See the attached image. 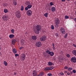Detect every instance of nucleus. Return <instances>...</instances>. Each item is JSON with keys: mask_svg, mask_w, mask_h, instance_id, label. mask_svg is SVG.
Instances as JSON below:
<instances>
[{"mask_svg": "<svg viewBox=\"0 0 76 76\" xmlns=\"http://www.w3.org/2000/svg\"><path fill=\"white\" fill-rule=\"evenodd\" d=\"M66 56L67 57L69 58V57H70V55H69V54H67L66 55Z\"/></svg>", "mask_w": 76, "mask_h": 76, "instance_id": "obj_40", "label": "nucleus"}, {"mask_svg": "<svg viewBox=\"0 0 76 76\" xmlns=\"http://www.w3.org/2000/svg\"><path fill=\"white\" fill-rule=\"evenodd\" d=\"M29 8L28 7H26L25 8V10H26L27 11H28V9Z\"/></svg>", "mask_w": 76, "mask_h": 76, "instance_id": "obj_37", "label": "nucleus"}, {"mask_svg": "<svg viewBox=\"0 0 76 76\" xmlns=\"http://www.w3.org/2000/svg\"><path fill=\"white\" fill-rule=\"evenodd\" d=\"M3 6L4 7H5V6H7V4L5 3L4 4Z\"/></svg>", "mask_w": 76, "mask_h": 76, "instance_id": "obj_36", "label": "nucleus"}, {"mask_svg": "<svg viewBox=\"0 0 76 76\" xmlns=\"http://www.w3.org/2000/svg\"><path fill=\"white\" fill-rule=\"evenodd\" d=\"M29 4H30V2L29 1H26V5H29Z\"/></svg>", "mask_w": 76, "mask_h": 76, "instance_id": "obj_25", "label": "nucleus"}, {"mask_svg": "<svg viewBox=\"0 0 76 76\" xmlns=\"http://www.w3.org/2000/svg\"><path fill=\"white\" fill-rule=\"evenodd\" d=\"M47 39V37L45 36H43L41 37L40 38V40L41 41H45Z\"/></svg>", "mask_w": 76, "mask_h": 76, "instance_id": "obj_4", "label": "nucleus"}, {"mask_svg": "<svg viewBox=\"0 0 76 76\" xmlns=\"http://www.w3.org/2000/svg\"><path fill=\"white\" fill-rule=\"evenodd\" d=\"M50 52H50V51L49 50H47L46 51V53H48V54H50Z\"/></svg>", "mask_w": 76, "mask_h": 76, "instance_id": "obj_31", "label": "nucleus"}, {"mask_svg": "<svg viewBox=\"0 0 76 76\" xmlns=\"http://www.w3.org/2000/svg\"><path fill=\"white\" fill-rule=\"evenodd\" d=\"M12 42L13 45H14L16 43V40L15 39H12Z\"/></svg>", "mask_w": 76, "mask_h": 76, "instance_id": "obj_15", "label": "nucleus"}, {"mask_svg": "<svg viewBox=\"0 0 76 76\" xmlns=\"http://www.w3.org/2000/svg\"><path fill=\"white\" fill-rule=\"evenodd\" d=\"M50 6H53V3L52 2H50Z\"/></svg>", "mask_w": 76, "mask_h": 76, "instance_id": "obj_44", "label": "nucleus"}, {"mask_svg": "<svg viewBox=\"0 0 76 76\" xmlns=\"http://www.w3.org/2000/svg\"><path fill=\"white\" fill-rule=\"evenodd\" d=\"M1 39V38L0 37V39ZM0 49H1V46L0 45Z\"/></svg>", "mask_w": 76, "mask_h": 76, "instance_id": "obj_54", "label": "nucleus"}, {"mask_svg": "<svg viewBox=\"0 0 76 76\" xmlns=\"http://www.w3.org/2000/svg\"><path fill=\"white\" fill-rule=\"evenodd\" d=\"M0 50H1V49H0ZM1 52H0V56H1Z\"/></svg>", "mask_w": 76, "mask_h": 76, "instance_id": "obj_57", "label": "nucleus"}, {"mask_svg": "<svg viewBox=\"0 0 76 76\" xmlns=\"http://www.w3.org/2000/svg\"><path fill=\"white\" fill-rule=\"evenodd\" d=\"M26 13L27 16H30L32 15V11L31 10H29L26 12Z\"/></svg>", "mask_w": 76, "mask_h": 76, "instance_id": "obj_2", "label": "nucleus"}, {"mask_svg": "<svg viewBox=\"0 0 76 76\" xmlns=\"http://www.w3.org/2000/svg\"><path fill=\"white\" fill-rule=\"evenodd\" d=\"M52 67H47L45 68L44 69V70L45 71H46L47 72L48 70H52L53 69L52 68Z\"/></svg>", "mask_w": 76, "mask_h": 76, "instance_id": "obj_11", "label": "nucleus"}, {"mask_svg": "<svg viewBox=\"0 0 76 76\" xmlns=\"http://www.w3.org/2000/svg\"><path fill=\"white\" fill-rule=\"evenodd\" d=\"M65 19H68V18H69V17L67 15H65Z\"/></svg>", "mask_w": 76, "mask_h": 76, "instance_id": "obj_35", "label": "nucleus"}, {"mask_svg": "<svg viewBox=\"0 0 76 76\" xmlns=\"http://www.w3.org/2000/svg\"><path fill=\"white\" fill-rule=\"evenodd\" d=\"M15 66H16V64H15Z\"/></svg>", "mask_w": 76, "mask_h": 76, "instance_id": "obj_60", "label": "nucleus"}, {"mask_svg": "<svg viewBox=\"0 0 76 76\" xmlns=\"http://www.w3.org/2000/svg\"><path fill=\"white\" fill-rule=\"evenodd\" d=\"M51 28L52 29H54V26L52 25L51 26Z\"/></svg>", "mask_w": 76, "mask_h": 76, "instance_id": "obj_38", "label": "nucleus"}, {"mask_svg": "<svg viewBox=\"0 0 76 76\" xmlns=\"http://www.w3.org/2000/svg\"><path fill=\"white\" fill-rule=\"evenodd\" d=\"M23 47H21L20 48V50H21L23 49Z\"/></svg>", "mask_w": 76, "mask_h": 76, "instance_id": "obj_47", "label": "nucleus"}, {"mask_svg": "<svg viewBox=\"0 0 76 76\" xmlns=\"http://www.w3.org/2000/svg\"><path fill=\"white\" fill-rule=\"evenodd\" d=\"M15 56L16 57H18V56H19V55L18 54H15Z\"/></svg>", "mask_w": 76, "mask_h": 76, "instance_id": "obj_46", "label": "nucleus"}, {"mask_svg": "<svg viewBox=\"0 0 76 76\" xmlns=\"http://www.w3.org/2000/svg\"><path fill=\"white\" fill-rule=\"evenodd\" d=\"M14 75H16V72H15L14 73Z\"/></svg>", "mask_w": 76, "mask_h": 76, "instance_id": "obj_55", "label": "nucleus"}, {"mask_svg": "<svg viewBox=\"0 0 76 76\" xmlns=\"http://www.w3.org/2000/svg\"><path fill=\"white\" fill-rule=\"evenodd\" d=\"M75 14L76 15V12H75Z\"/></svg>", "mask_w": 76, "mask_h": 76, "instance_id": "obj_61", "label": "nucleus"}, {"mask_svg": "<svg viewBox=\"0 0 76 76\" xmlns=\"http://www.w3.org/2000/svg\"><path fill=\"white\" fill-rule=\"evenodd\" d=\"M37 76H41V74L39 73V74Z\"/></svg>", "mask_w": 76, "mask_h": 76, "instance_id": "obj_53", "label": "nucleus"}, {"mask_svg": "<svg viewBox=\"0 0 76 76\" xmlns=\"http://www.w3.org/2000/svg\"><path fill=\"white\" fill-rule=\"evenodd\" d=\"M33 76H37L38 75V72L37 71L34 70L32 72Z\"/></svg>", "mask_w": 76, "mask_h": 76, "instance_id": "obj_10", "label": "nucleus"}, {"mask_svg": "<svg viewBox=\"0 0 76 76\" xmlns=\"http://www.w3.org/2000/svg\"><path fill=\"white\" fill-rule=\"evenodd\" d=\"M61 33H62L63 34H65V33H66V31H65L64 30L63 31H61Z\"/></svg>", "mask_w": 76, "mask_h": 76, "instance_id": "obj_30", "label": "nucleus"}, {"mask_svg": "<svg viewBox=\"0 0 76 76\" xmlns=\"http://www.w3.org/2000/svg\"><path fill=\"white\" fill-rule=\"evenodd\" d=\"M16 16L17 18H20L21 17V15L20 14L19 11H17L15 13Z\"/></svg>", "mask_w": 76, "mask_h": 76, "instance_id": "obj_3", "label": "nucleus"}, {"mask_svg": "<svg viewBox=\"0 0 76 76\" xmlns=\"http://www.w3.org/2000/svg\"><path fill=\"white\" fill-rule=\"evenodd\" d=\"M9 37L10 38L12 39V38H13L15 37V35L13 34H11L9 35Z\"/></svg>", "mask_w": 76, "mask_h": 76, "instance_id": "obj_14", "label": "nucleus"}, {"mask_svg": "<svg viewBox=\"0 0 76 76\" xmlns=\"http://www.w3.org/2000/svg\"><path fill=\"white\" fill-rule=\"evenodd\" d=\"M23 9H24V7L22 6H21V11H23Z\"/></svg>", "mask_w": 76, "mask_h": 76, "instance_id": "obj_29", "label": "nucleus"}, {"mask_svg": "<svg viewBox=\"0 0 76 76\" xmlns=\"http://www.w3.org/2000/svg\"><path fill=\"white\" fill-rule=\"evenodd\" d=\"M55 23L56 24V26H58V24L60 23V20L58 18H57L55 20Z\"/></svg>", "mask_w": 76, "mask_h": 76, "instance_id": "obj_8", "label": "nucleus"}, {"mask_svg": "<svg viewBox=\"0 0 76 76\" xmlns=\"http://www.w3.org/2000/svg\"><path fill=\"white\" fill-rule=\"evenodd\" d=\"M13 3L14 5L15 6H16L17 5V1L15 0H13Z\"/></svg>", "mask_w": 76, "mask_h": 76, "instance_id": "obj_12", "label": "nucleus"}, {"mask_svg": "<svg viewBox=\"0 0 76 76\" xmlns=\"http://www.w3.org/2000/svg\"><path fill=\"white\" fill-rule=\"evenodd\" d=\"M61 1H62L63 2H64V1H65L66 0H61Z\"/></svg>", "mask_w": 76, "mask_h": 76, "instance_id": "obj_50", "label": "nucleus"}, {"mask_svg": "<svg viewBox=\"0 0 76 76\" xmlns=\"http://www.w3.org/2000/svg\"><path fill=\"white\" fill-rule=\"evenodd\" d=\"M73 70V68L71 67H69L68 69V71H71V70Z\"/></svg>", "mask_w": 76, "mask_h": 76, "instance_id": "obj_26", "label": "nucleus"}, {"mask_svg": "<svg viewBox=\"0 0 76 76\" xmlns=\"http://www.w3.org/2000/svg\"><path fill=\"white\" fill-rule=\"evenodd\" d=\"M36 45L37 47H40L42 45L41 42H37L36 43Z\"/></svg>", "mask_w": 76, "mask_h": 76, "instance_id": "obj_6", "label": "nucleus"}, {"mask_svg": "<svg viewBox=\"0 0 76 76\" xmlns=\"http://www.w3.org/2000/svg\"><path fill=\"white\" fill-rule=\"evenodd\" d=\"M72 72L74 73H75L76 72V70L75 69H74L72 70Z\"/></svg>", "mask_w": 76, "mask_h": 76, "instance_id": "obj_43", "label": "nucleus"}, {"mask_svg": "<svg viewBox=\"0 0 76 76\" xmlns=\"http://www.w3.org/2000/svg\"><path fill=\"white\" fill-rule=\"evenodd\" d=\"M32 38L34 40H36V39H37V37H36V36H33L32 37Z\"/></svg>", "mask_w": 76, "mask_h": 76, "instance_id": "obj_17", "label": "nucleus"}, {"mask_svg": "<svg viewBox=\"0 0 76 76\" xmlns=\"http://www.w3.org/2000/svg\"><path fill=\"white\" fill-rule=\"evenodd\" d=\"M32 6L31 4H29L27 6V7L29 9H31L32 7Z\"/></svg>", "mask_w": 76, "mask_h": 76, "instance_id": "obj_21", "label": "nucleus"}, {"mask_svg": "<svg viewBox=\"0 0 76 76\" xmlns=\"http://www.w3.org/2000/svg\"><path fill=\"white\" fill-rule=\"evenodd\" d=\"M49 54L51 56H53L54 54V53L53 52H50Z\"/></svg>", "mask_w": 76, "mask_h": 76, "instance_id": "obj_19", "label": "nucleus"}, {"mask_svg": "<svg viewBox=\"0 0 76 76\" xmlns=\"http://www.w3.org/2000/svg\"><path fill=\"white\" fill-rule=\"evenodd\" d=\"M53 50H56V48H55V47H53Z\"/></svg>", "mask_w": 76, "mask_h": 76, "instance_id": "obj_48", "label": "nucleus"}, {"mask_svg": "<svg viewBox=\"0 0 76 76\" xmlns=\"http://www.w3.org/2000/svg\"><path fill=\"white\" fill-rule=\"evenodd\" d=\"M72 53L74 56H76V50H73L72 51Z\"/></svg>", "mask_w": 76, "mask_h": 76, "instance_id": "obj_13", "label": "nucleus"}, {"mask_svg": "<svg viewBox=\"0 0 76 76\" xmlns=\"http://www.w3.org/2000/svg\"><path fill=\"white\" fill-rule=\"evenodd\" d=\"M41 76H43L44 75V72H41L40 73Z\"/></svg>", "mask_w": 76, "mask_h": 76, "instance_id": "obj_33", "label": "nucleus"}, {"mask_svg": "<svg viewBox=\"0 0 76 76\" xmlns=\"http://www.w3.org/2000/svg\"><path fill=\"white\" fill-rule=\"evenodd\" d=\"M67 0V1H70V0Z\"/></svg>", "mask_w": 76, "mask_h": 76, "instance_id": "obj_59", "label": "nucleus"}, {"mask_svg": "<svg viewBox=\"0 0 76 76\" xmlns=\"http://www.w3.org/2000/svg\"><path fill=\"white\" fill-rule=\"evenodd\" d=\"M48 12H47L46 13H45L44 15V16H45V17L46 18H47V17H48Z\"/></svg>", "mask_w": 76, "mask_h": 76, "instance_id": "obj_23", "label": "nucleus"}, {"mask_svg": "<svg viewBox=\"0 0 76 76\" xmlns=\"http://www.w3.org/2000/svg\"><path fill=\"white\" fill-rule=\"evenodd\" d=\"M36 30H34V32L36 34H38L39 31L41 30V26L39 25H37L36 27Z\"/></svg>", "mask_w": 76, "mask_h": 76, "instance_id": "obj_1", "label": "nucleus"}, {"mask_svg": "<svg viewBox=\"0 0 76 76\" xmlns=\"http://www.w3.org/2000/svg\"><path fill=\"white\" fill-rule=\"evenodd\" d=\"M59 75H61L63 76V75H64V73L63 72H60L59 73Z\"/></svg>", "mask_w": 76, "mask_h": 76, "instance_id": "obj_41", "label": "nucleus"}, {"mask_svg": "<svg viewBox=\"0 0 76 76\" xmlns=\"http://www.w3.org/2000/svg\"><path fill=\"white\" fill-rule=\"evenodd\" d=\"M48 76H52V74H51L49 73L48 74Z\"/></svg>", "mask_w": 76, "mask_h": 76, "instance_id": "obj_42", "label": "nucleus"}, {"mask_svg": "<svg viewBox=\"0 0 76 76\" xmlns=\"http://www.w3.org/2000/svg\"><path fill=\"white\" fill-rule=\"evenodd\" d=\"M67 37V33H66L65 35L64 36V38H66Z\"/></svg>", "mask_w": 76, "mask_h": 76, "instance_id": "obj_34", "label": "nucleus"}, {"mask_svg": "<svg viewBox=\"0 0 76 76\" xmlns=\"http://www.w3.org/2000/svg\"><path fill=\"white\" fill-rule=\"evenodd\" d=\"M4 64V66H7V63L6 61H4L3 62Z\"/></svg>", "mask_w": 76, "mask_h": 76, "instance_id": "obj_24", "label": "nucleus"}, {"mask_svg": "<svg viewBox=\"0 0 76 76\" xmlns=\"http://www.w3.org/2000/svg\"><path fill=\"white\" fill-rule=\"evenodd\" d=\"M12 51L14 53H17V50H16V49H15V48H14L12 50Z\"/></svg>", "mask_w": 76, "mask_h": 76, "instance_id": "obj_20", "label": "nucleus"}, {"mask_svg": "<svg viewBox=\"0 0 76 76\" xmlns=\"http://www.w3.org/2000/svg\"><path fill=\"white\" fill-rule=\"evenodd\" d=\"M74 20L76 22V18H74Z\"/></svg>", "mask_w": 76, "mask_h": 76, "instance_id": "obj_52", "label": "nucleus"}, {"mask_svg": "<svg viewBox=\"0 0 76 76\" xmlns=\"http://www.w3.org/2000/svg\"><path fill=\"white\" fill-rule=\"evenodd\" d=\"M55 34V35H56V37H58V33H56Z\"/></svg>", "mask_w": 76, "mask_h": 76, "instance_id": "obj_45", "label": "nucleus"}, {"mask_svg": "<svg viewBox=\"0 0 76 76\" xmlns=\"http://www.w3.org/2000/svg\"><path fill=\"white\" fill-rule=\"evenodd\" d=\"M25 41H24V40H22L21 41V43L22 44H24V43H25Z\"/></svg>", "mask_w": 76, "mask_h": 76, "instance_id": "obj_28", "label": "nucleus"}, {"mask_svg": "<svg viewBox=\"0 0 76 76\" xmlns=\"http://www.w3.org/2000/svg\"><path fill=\"white\" fill-rule=\"evenodd\" d=\"M52 45H53V47H54V45H55L54 44V43H52Z\"/></svg>", "mask_w": 76, "mask_h": 76, "instance_id": "obj_51", "label": "nucleus"}, {"mask_svg": "<svg viewBox=\"0 0 76 76\" xmlns=\"http://www.w3.org/2000/svg\"><path fill=\"white\" fill-rule=\"evenodd\" d=\"M65 73H67V71H65L64 72Z\"/></svg>", "mask_w": 76, "mask_h": 76, "instance_id": "obj_56", "label": "nucleus"}, {"mask_svg": "<svg viewBox=\"0 0 76 76\" xmlns=\"http://www.w3.org/2000/svg\"><path fill=\"white\" fill-rule=\"evenodd\" d=\"M71 61L73 63H76V58L75 56L72 57L71 59Z\"/></svg>", "mask_w": 76, "mask_h": 76, "instance_id": "obj_9", "label": "nucleus"}, {"mask_svg": "<svg viewBox=\"0 0 76 76\" xmlns=\"http://www.w3.org/2000/svg\"><path fill=\"white\" fill-rule=\"evenodd\" d=\"M51 10L52 12H55L56 11V8L54 7H52L51 8Z\"/></svg>", "mask_w": 76, "mask_h": 76, "instance_id": "obj_16", "label": "nucleus"}, {"mask_svg": "<svg viewBox=\"0 0 76 76\" xmlns=\"http://www.w3.org/2000/svg\"><path fill=\"white\" fill-rule=\"evenodd\" d=\"M11 31L12 34H14L15 33V30L14 29H12L11 30Z\"/></svg>", "mask_w": 76, "mask_h": 76, "instance_id": "obj_27", "label": "nucleus"}, {"mask_svg": "<svg viewBox=\"0 0 76 76\" xmlns=\"http://www.w3.org/2000/svg\"><path fill=\"white\" fill-rule=\"evenodd\" d=\"M71 74H73V72H71Z\"/></svg>", "mask_w": 76, "mask_h": 76, "instance_id": "obj_58", "label": "nucleus"}, {"mask_svg": "<svg viewBox=\"0 0 76 76\" xmlns=\"http://www.w3.org/2000/svg\"><path fill=\"white\" fill-rule=\"evenodd\" d=\"M68 67H67V66H64V69H68Z\"/></svg>", "mask_w": 76, "mask_h": 76, "instance_id": "obj_39", "label": "nucleus"}, {"mask_svg": "<svg viewBox=\"0 0 76 76\" xmlns=\"http://www.w3.org/2000/svg\"><path fill=\"white\" fill-rule=\"evenodd\" d=\"M67 75H68V76H69V75H70V73L69 72H68L67 73Z\"/></svg>", "mask_w": 76, "mask_h": 76, "instance_id": "obj_49", "label": "nucleus"}, {"mask_svg": "<svg viewBox=\"0 0 76 76\" xmlns=\"http://www.w3.org/2000/svg\"><path fill=\"white\" fill-rule=\"evenodd\" d=\"M4 13H7L8 12V10L7 9H4Z\"/></svg>", "mask_w": 76, "mask_h": 76, "instance_id": "obj_22", "label": "nucleus"}, {"mask_svg": "<svg viewBox=\"0 0 76 76\" xmlns=\"http://www.w3.org/2000/svg\"><path fill=\"white\" fill-rule=\"evenodd\" d=\"M3 20L5 21H7L9 19V16L4 15L2 18Z\"/></svg>", "mask_w": 76, "mask_h": 76, "instance_id": "obj_7", "label": "nucleus"}, {"mask_svg": "<svg viewBox=\"0 0 76 76\" xmlns=\"http://www.w3.org/2000/svg\"><path fill=\"white\" fill-rule=\"evenodd\" d=\"M26 57V55L25 54L23 53L21 54V56L20 60L21 61H24L25 60V58Z\"/></svg>", "mask_w": 76, "mask_h": 76, "instance_id": "obj_5", "label": "nucleus"}, {"mask_svg": "<svg viewBox=\"0 0 76 76\" xmlns=\"http://www.w3.org/2000/svg\"><path fill=\"white\" fill-rule=\"evenodd\" d=\"M48 65L49 66H52L53 63L50 61H49L48 63Z\"/></svg>", "mask_w": 76, "mask_h": 76, "instance_id": "obj_18", "label": "nucleus"}, {"mask_svg": "<svg viewBox=\"0 0 76 76\" xmlns=\"http://www.w3.org/2000/svg\"><path fill=\"white\" fill-rule=\"evenodd\" d=\"M64 30V29L63 28H61V29H60V31H61V32L63 31Z\"/></svg>", "mask_w": 76, "mask_h": 76, "instance_id": "obj_32", "label": "nucleus"}]
</instances>
